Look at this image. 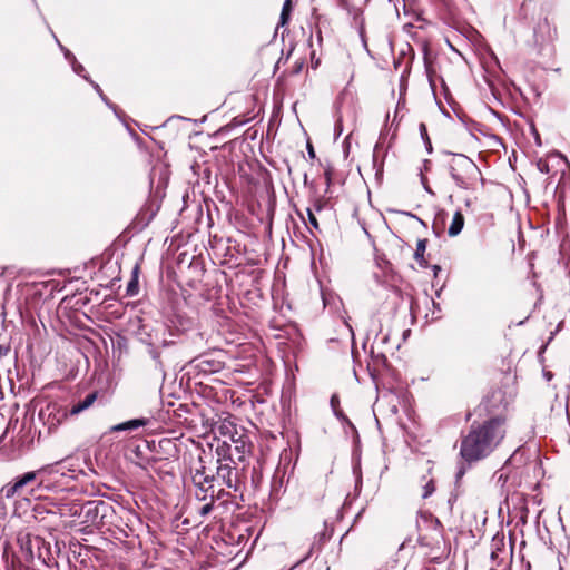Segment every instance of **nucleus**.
Segmentation results:
<instances>
[{"mask_svg":"<svg viewBox=\"0 0 570 570\" xmlns=\"http://www.w3.org/2000/svg\"><path fill=\"white\" fill-rule=\"evenodd\" d=\"M505 434L504 420L493 417L483 424H473L461 442L460 454L468 462L481 460L489 455Z\"/></svg>","mask_w":570,"mask_h":570,"instance_id":"f257e3e1","label":"nucleus"},{"mask_svg":"<svg viewBox=\"0 0 570 570\" xmlns=\"http://www.w3.org/2000/svg\"><path fill=\"white\" fill-rule=\"evenodd\" d=\"M450 173L455 183L465 189L473 188L481 179V171L472 159L462 154L453 155Z\"/></svg>","mask_w":570,"mask_h":570,"instance_id":"f03ea898","label":"nucleus"},{"mask_svg":"<svg viewBox=\"0 0 570 570\" xmlns=\"http://www.w3.org/2000/svg\"><path fill=\"white\" fill-rule=\"evenodd\" d=\"M218 466H217V478L223 481L227 488H236V472L234 464V459L232 454L230 445H227L225 442L217 448Z\"/></svg>","mask_w":570,"mask_h":570,"instance_id":"7ed1b4c3","label":"nucleus"},{"mask_svg":"<svg viewBox=\"0 0 570 570\" xmlns=\"http://www.w3.org/2000/svg\"><path fill=\"white\" fill-rule=\"evenodd\" d=\"M191 481L196 488L195 495L200 501H206L207 499H212L214 502L215 499V489H214V475L207 474L205 471V466H200L199 469H195L191 473Z\"/></svg>","mask_w":570,"mask_h":570,"instance_id":"20e7f679","label":"nucleus"},{"mask_svg":"<svg viewBox=\"0 0 570 570\" xmlns=\"http://www.w3.org/2000/svg\"><path fill=\"white\" fill-rule=\"evenodd\" d=\"M98 397V392H91L81 401H78L75 403L69 410L68 409H61L58 410L59 417L57 420L58 423H60L62 420L67 419L68 416H76L80 414L81 412L88 410L90 406L94 405Z\"/></svg>","mask_w":570,"mask_h":570,"instance_id":"39448f33","label":"nucleus"},{"mask_svg":"<svg viewBox=\"0 0 570 570\" xmlns=\"http://www.w3.org/2000/svg\"><path fill=\"white\" fill-rule=\"evenodd\" d=\"M78 469H76L72 464H67L66 460L58 461L53 464H48L43 468H41L38 472L39 473H47V474H60L61 476H69V478H76Z\"/></svg>","mask_w":570,"mask_h":570,"instance_id":"423d86ee","label":"nucleus"},{"mask_svg":"<svg viewBox=\"0 0 570 570\" xmlns=\"http://www.w3.org/2000/svg\"><path fill=\"white\" fill-rule=\"evenodd\" d=\"M463 226H464V216L461 212L458 210L454 213V215L452 217L451 224L448 228V234L451 237L458 236L462 232Z\"/></svg>","mask_w":570,"mask_h":570,"instance_id":"0eeeda50","label":"nucleus"},{"mask_svg":"<svg viewBox=\"0 0 570 570\" xmlns=\"http://www.w3.org/2000/svg\"><path fill=\"white\" fill-rule=\"evenodd\" d=\"M147 423H148L147 419H134V420H129L127 422L115 425L112 428V431L118 432V431L136 430V429L147 425Z\"/></svg>","mask_w":570,"mask_h":570,"instance_id":"6e6552de","label":"nucleus"},{"mask_svg":"<svg viewBox=\"0 0 570 570\" xmlns=\"http://www.w3.org/2000/svg\"><path fill=\"white\" fill-rule=\"evenodd\" d=\"M38 473H39L38 471L37 472L31 471V472H27L22 476L18 478L14 481V485H16L18 492L21 493L24 487L35 482Z\"/></svg>","mask_w":570,"mask_h":570,"instance_id":"1a4fd4ad","label":"nucleus"},{"mask_svg":"<svg viewBox=\"0 0 570 570\" xmlns=\"http://www.w3.org/2000/svg\"><path fill=\"white\" fill-rule=\"evenodd\" d=\"M422 481L424 483L422 484V494H421V497L423 499H426V498L431 497L434 493V491H435V483H434L433 479L426 480L425 476H423Z\"/></svg>","mask_w":570,"mask_h":570,"instance_id":"9d476101","label":"nucleus"},{"mask_svg":"<svg viewBox=\"0 0 570 570\" xmlns=\"http://www.w3.org/2000/svg\"><path fill=\"white\" fill-rule=\"evenodd\" d=\"M198 360H199L198 366L204 370H208L210 372H216L220 368L219 362L209 361V360H206L205 357H199Z\"/></svg>","mask_w":570,"mask_h":570,"instance_id":"9b49d317","label":"nucleus"},{"mask_svg":"<svg viewBox=\"0 0 570 570\" xmlns=\"http://www.w3.org/2000/svg\"><path fill=\"white\" fill-rule=\"evenodd\" d=\"M291 10H292V1L285 0V2L283 4L282 12H281L279 24L284 26L287 23V21L289 19Z\"/></svg>","mask_w":570,"mask_h":570,"instance_id":"f8f14e48","label":"nucleus"},{"mask_svg":"<svg viewBox=\"0 0 570 570\" xmlns=\"http://www.w3.org/2000/svg\"><path fill=\"white\" fill-rule=\"evenodd\" d=\"M0 494L2 497H4L6 499H11L13 498L16 494H19L14 483H8L6 485L2 487L1 491H0Z\"/></svg>","mask_w":570,"mask_h":570,"instance_id":"ddd939ff","label":"nucleus"},{"mask_svg":"<svg viewBox=\"0 0 570 570\" xmlns=\"http://www.w3.org/2000/svg\"><path fill=\"white\" fill-rule=\"evenodd\" d=\"M138 289H139V287H138V277L135 274L132 279L127 285L126 293H127L128 296H135V295L138 294Z\"/></svg>","mask_w":570,"mask_h":570,"instance_id":"4468645a","label":"nucleus"},{"mask_svg":"<svg viewBox=\"0 0 570 570\" xmlns=\"http://www.w3.org/2000/svg\"><path fill=\"white\" fill-rule=\"evenodd\" d=\"M425 248H426V239H419L417 244H416V249L414 253V257L416 261H421L423 258Z\"/></svg>","mask_w":570,"mask_h":570,"instance_id":"2eb2a0df","label":"nucleus"},{"mask_svg":"<svg viewBox=\"0 0 570 570\" xmlns=\"http://www.w3.org/2000/svg\"><path fill=\"white\" fill-rule=\"evenodd\" d=\"M65 56L67 59L72 60V68L76 73L81 75V72L85 71V68L76 61V58L70 51L66 50Z\"/></svg>","mask_w":570,"mask_h":570,"instance_id":"dca6fc26","label":"nucleus"},{"mask_svg":"<svg viewBox=\"0 0 570 570\" xmlns=\"http://www.w3.org/2000/svg\"><path fill=\"white\" fill-rule=\"evenodd\" d=\"M306 214H307V218H308V223H309V225H311L314 229L318 230V229H320V225H318V222H317V219H316V217H315V214H314L313 209H312V208H309V207H308V208H306Z\"/></svg>","mask_w":570,"mask_h":570,"instance_id":"f3484780","label":"nucleus"},{"mask_svg":"<svg viewBox=\"0 0 570 570\" xmlns=\"http://www.w3.org/2000/svg\"><path fill=\"white\" fill-rule=\"evenodd\" d=\"M213 503H214V502H212V499H209V502H207L206 504H204V505L200 508V510H199L200 515H203V517H204V515H207V514L212 511V509H213Z\"/></svg>","mask_w":570,"mask_h":570,"instance_id":"a211bd4d","label":"nucleus"},{"mask_svg":"<svg viewBox=\"0 0 570 570\" xmlns=\"http://www.w3.org/2000/svg\"><path fill=\"white\" fill-rule=\"evenodd\" d=\"M538 168L541 173H546L548 174L549 173V167H548V163L546 160H542L540 159L538 161Z\"/></svg>","mask_w":570,"mask_h":570,"instance_id":"6ab92c4d","label":"nucleus"},{"mask_svg":"<svg viewBox=\"0 0 570 570\" xmlns=\"http://www.w3.org/2000/svg\"><path fill=\"white\" fill-rule=\"evenodd\" d=\"M323 206H324V202H322V200H320V199H318V200H316V202L314 203V205H313V208H312V209H313V212H314V213H315V212H317V213H318V212H321V210L323 209Z\"/></svg>","mask_w":570,"mask_h":570,"instance_id":"aec40b11","label":"nucleus"},{"mask_svg":"<svg viewBox=\"0 0 570 570\" xmlns=\"http://www.w3.org/2000/svg\"><path fill=\"white\" fill-rule=\"evenodd\" d=\"M338 402L337 397L335 395L332 396L331 399V404L333 407H335V404Z\"/></svg>","mask_w":570,"mask_h":570,"instance_id":"412c9836","label":"nucleus"},{"mask_svg":"<svg viewBox=\"0 0 570 570\" xmlns=\"http://www.w3.org/2000/svg\"><path fill=\"white\" fill-rule=\"evenodd\" d=\"M308 154H309V156H311V157H314V156H315V154H314V149H313V147H312V146H309V147H308Z\"/></svg>","mask_w":570,"mask_h":570,"instance_id":"4be33fe9","label":"nucleus"},{"mask_svg":"<svg viewBox=\"0 0 570 570\" xmlns=\"http://www.w3.org/2000/svg\"><path fill=\"white\" fill-rule=\"evenodd\" d=\"M95 89L99 92L100 96H102L101 89L98 85H95Z\"/></svg>","mask_w":570,"mask_h":570,"instance_id":"5701e85b","label":"nucleus"},{"mask_svg":"<svg viewBox=\"0 0 570 570\" xmlns=\"http://www.w3.org/2000/svg\"><path fill=\"white\" fill-rule=\"evenodd\" d=\"M421 129H422V130H425V125H423V124H422V125H421Z\"/></svg>","mask_w":570,"mask_h":570,"instance_id":"b1692460","label":"nucleus"}]
</instances>
